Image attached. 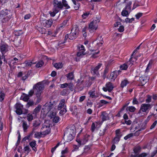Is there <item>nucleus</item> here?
<instances>
[{"mask_svg":"<svg viewBox=\"0 0 157 157\" xmlns=\"http://www.w3.org/2000/svg\"><path fill=\"white\" fill-rule=\"evenodd\" d=\"M68 84L67 83H65L64 84H61L60 87L61 88H64L68 86Z\"/></svg>","mask_w":157,"mask_h":157,"instance_id":"61","label":"nucleus"},{"mask_svg":"<svg viewBox=\"0 0 157 157\" xmlns=\"http://www.w3.org/2000/svg\"><path fill=\"white\" fill-rule=\"evenodd\" d=\"M106 130V128L104 129H101L100 130V132L99 133V135L100 136L103 135L104 134Z\"/></svg>","mask_w":157,"mask_h":157,"instance_id":"42","label":"nucleus"},{"mask_svg":"<svg viewBox=\"0 0 157 157\" xmlns=\"http://www.w3.org/2000/svg\"><path fill=\"white\" fill-rule=\"evenodd\" d=\"M133 136V134L132 133H130V134H128L127 135L125 136L124 138V139L125 140H127L128 139L132 137Z\"/></svg>","mask_w":157,"mask_h":157,"instance_id":"49","label":"nucleus"},{"mask_svg":"<svg viewBox=\"0 0 157 157\" xmlns=\"http://www.w3.org/2000/svg\"><path fill=\"white\" fill-rule=\"evenodd\" d=\"M128 66L126 63H124L120 66V68L121 70H126L128 68Z\"/></svg>","mask_w":157,"mask_h":157,"instance_id":"29","label":"nucleus"},{"mask_svg":"<svg viewBox=\"0 0 157 157\" xmlns=\"http://www.w3.org/2000/svg\"><path fill=\"white\" fill-rule=\"evenodd\" d=\"M39 112V105H38L34 110L33 114L36 116V114Z\"/></svg>","mask_w":157,"mask_h":157,"instance_id":"35","label":"nucleus"},{"mask_svg":"<svg viewBox=\"0 0 157 157\" xmlns=\"http://www.w3.org/2000/svg\"><path fill=\"white\" fill-rule=\"evenodd\" d=\"M65 100L64 99H62L60 102L59 105L58 106V109L60 110L63 107V110H61L59 112V113L61 115H63L65 113L67 110H66V106L65 105Z\"/></svg>","mask_w":157,"mask_h":157,"instance_id":"7","label":"nucleus"},{"mask_svg":"<svg viewBox=\"0 0 157 157\" xmlns=\"http://www.w3.org/2000/svg\"><path fill=\"white\" fill-rule=\"evenodd\" d=\"M90 13L89 12H86L84 13L82 16V17L83 19L86 18L89 14Z\"/></svg>","mask_w":157,"mask_h":157,"instance_id":"54","label":"nucleus"},{"mask_svg":"<svg viewBox=\"0 0 157 157\" xmlns=\"http://www.w3.org/2000/svg\"><path fill=\"white\" fill-rule=\"evenodd\" d=\"M134 19L133 18H132L131 19H129L128 18H127L125 19V21L127 23H131L132 21H134Z\"/></svg>","mask_w":157,"mask_h":157,"instance_id":"53","label":"nucleus"},{"mask_svg":"<svg viewBox=\"0 0 157 157\" xmlns=\"http://www.w3.org/2000/svg\"><path fill=\"white\" fill-rule=\"evenodd\" d=\"M67 80H72L74 79V75L73 72H71L66 75Z\"/></svg>","mask_w":157,"mask_h":157,"instance_id":"22","label":"nucleus"},{"mask_svg":"<svg viewBox=\"0 0 157 157\" xmlns=\"http://www.w3.org/2000/svg\"><path fill=\"white\" fill-rule=\"evenodd\" d=\"M33 90L34 93L36 94H38L39 93V82L34 85L33 87Z\"/></svg>","mask_w":157,"mask_h":157,"instance_id":"15","label":"nucleus"},{"mask_svg":"<svg viewBox=\"0 0 157 157\" xmlns=\"http://www.w3.org/2000/svg\"><path fill=\"white\" fill-rule=\"evenodd\" d=\"M102 121H104L109 119L108 114L105 112H102L101 114Z\"/></svg>","mask_w":157,"mask_h":157,"instance_id":"17","label":"nucleus"},{"mask_svg":"<svg viewBox=\"0 0 157 157\" xmlns=\"http://www.w3.org/2000/svg\"><path fill=\"white\" fill-rule=\"evenodd\" d=\"M34 93V91L33 90H31L29 92V94H28V95H29V97H31L32 95H33V94Z\"/></svg>","mask_w":157,"mask_h":157,"instance_id":"63","label":"nucleus"},{"mask_svg":"<svg viewBox=\"0 0 157 157\" xmlns=\"http://www.w3.org/2000/svg\"><path fill=\"white\" fill-rule=\"evenodd\" d=\"M111 81H114L116 78L117 77L115 74L113 72L110 75V77Z\"/></svg>","mask_w":157,"mask_h":157,"instance_id":"31","label":"nucleus"},{"mask_svg":"<svg viewBox=\"0 0 157 157\" xmlns=\"http://www.w3.org/2000/svg\"><path fill=\"white\" fill-rule=\"evenodd\" d=\"M100 22V19L98 18H94L89 25V29L91 32L96 30L98 27V24Z\"/></svg>","mask_w":157,"mask_h":157,"instance_id":"4","label":"nucleus"},{"mask_svg":"<svg viewBox=\"0 0 157 157\" xmlns=\"http://www.w3.org/2000/svg\"><path fill=\"white\" fill-rule=\"evenodd\" d=\"M27 120L29 121H32L33 119V117L32 114H29L28 115L27 117Z\"/></svg>","mask_w":157,"mask_h":157,"instance_id":"46","label":"nucleus"},{"mask_svg":"<svg viewBox=\"0 0 157 157\" xmlns=\"http://www.w3.org/2000/svg\"><path fill=\"white\" fill-rule=\"evenodd\" d=\"M129 83L128 81L126 79H124L121 82V87L123 88L125 86Z\"/></svg>","mask_w":157,"mask_h":157,"instance_id":"25","label":"nucleus"},{"mask_svg":"<svg viewBox=\"0 0 157 157\" xmlns=\"http://www.w3.org/2000/svg\"><path fill=\"white\" fill-rule=\"evenodd\" d=\"M141 148L140 146H137L135 147L134 149V152L136 155L138 154L140 152Z\"/></svg>","mask_w":157,"mask_h":157,"instance_id":"24","label":"nucleus"},{"mask_svg":"<svg viewBox=\"0 0 157 157\" xmlns=\"http://www.w3.org/2000/svg\"><path fill=\"white\" fill-rule=\"evenodd\" d=\"M136 51V50H134V51L133 52L132 54V55H131V58L130 59V60H129V61H128L126 63L128 67L129 66H131L132 65L133 63L132 62V59H136L135 58H133L132 56L135 53Z\"/></svg>","mask_w":157,"mask_h":157,"instance_id":"19","label":"nucleus"},{"mask_svg":"<svg viewBox=\"0 0 157 157\" xmlns=\"http://www.w3.org/2000/svg\"><path fill=\"white\" fill-rule=\"evenodd\" d=\"M53 107V105L51 102L46 103L42 108L41 114L46 115Z\"/></svg>","mask_w":157,"mask_h":157,"instance_id":"3","label":"nucleus"},{"mask_svg":"<svg viewBox=\"0 0 157 157\" xmlns=\"http://www.w3.org/2000/svg\"><path fill=\"white\" fill-rule=\"evenodd\" d=\"M152 63L153 61L152 60H150L149 61L146 69V72L147 73L149 71V70L151 68Z\"/></svg>","mask_w":157,"mask_h":157,"instance_id":"26","label":"nucleus"},{"mask_svg":"<svg viewBox=\"0 0 157 157\" xmlns=\"http://www.w3.org/2000/svg\"><path fill=\"white\" fill-rule=\"evenodd\" d=\"M24 150L25 151H26L28 154L30 151L31 149L29 146H26L24 147Z\"/></svg>","mask_w":157,"mask_h":157,"instance_id":"48","label":"nucleus"},{"mask_svg":"<svg viewBox=\"0 0 157 157\" xmlns=\"http://www.w3.org/2000/svg\"><path fill=\"white\" fill-rule=\"evenodd\" d=\"M139 104V102L137 100V99L135 97H134L132 100V104L133 105H138Z\"/></svg>","mask_w":157,"mask_h":157,"instance_id":"51","label":"nucleus"},{"mask_svg":"<svg viewBox=\"0 0 157 157\" xmlns=\"http://www.w3.org/2000/svg\"><path fill=\"white\" fill-rule=\"evenodd\" d=\"M46 85L45 81L40 82V91L44 89L45 86Z\"/></svg>","mask_w":157,"mask_h":157,"instance_id":"32","label":"nucleus"},{"mask_svg":"<svg viewBox=\"0 0 157 157\" xmlns=\"http://www.w3.org/2000/svg\"><path fill=\"white\" fill-rule=\"evenodd\" d=\"M157 123V121H155L151 126L150 127V129H153L154 128L156 125V124Z\"/></svg>","mask_w":157,"mask_h":157,"instance_id":"57","label":"nucleus"},{"mask_svg":"<svg viewBox=\"0 0 157 157\" xmlns=\"http://www.w3.org/2000/svg\"><path fill=\"white\" fill-rule=\"evenodd\" d=\"M90 137V135H88L86 134V135L84 137V138L82 140V144H85L87 141H88V140L89 139V138Z\"/></svg>","mask_w":157,"mask_h":157,"instance_id":"23","label":"nucleus"},{"mask_svg":"<svg viewBox=\"0 0 157 157\" xmlns=\"http://www.w3.org/2000/svg\"><path fill=\"white\" fill-rule=\"evenodd\" d=\"M131 10H128L125 9V7L122 11L121 14L123 16L127 17L129 15V12Z\"/></svg>","mask_w":157,"mask_h":157,"instance_id":"18","label":"nucleus"},{"mask_svg":"<svg viewBox=\"0 0 157 157\" xmlns=\"http://www.w3.org/2000/svg\"><path fill=\"white\" fill-rule=\"evenodd\" d=\"M54 66L56 68L59 69L63 67V64L61 63H56L54 64Z\"/></svg>","mask_w":157,"mask_h":157,"instance_id":"30","label":"nucleus"},{"mask_svg":"<svg viewBox=\"0 0 157 157\" xmlns=\"http://www.w3.org/2000/svg\"><path fill=\"white\" fill-rule=\"evenodd\" d=\"M157 153V148L151 153L150 157H154V156Z\"/></svg>","mask_w":157,"mask_h":157,"instance_id":"59","label":"nucleus"},{"mask_svg":"<svg viewBox=\"0 0 157 157\" xmlns=\"http://www.w3.org/2000/svg\"><path fill=\"white\" fill-rule=\"evenodd\" d=\"M28 77V74H26L24 76H23L21 78V80L23 81L26 80Z\"/></svg>","mask_w":157,"mask_h":157,"instance_id":"64","label":"nucleus"},{"mask_svg":"<svg viewBox=\"0 0 157 157\" xmlns=\"http://www.w3.org/2000/svg\"><path fill=\"white\" fill-rule=\"evenodd\" d=\"M147 155L146 153H143L140 155L137 154L134 155H132V157H145Z\"/></svg>","mask_w":157,"mask_h":157,"instance_id":"28","label":"nucleus"},{"mask_svg":"<svg viewBox=\"0 0 157 157\" xmlns=\"http://www.w3.org/2000/svg\"><path fill=\"white\" fill-rule=\"evenodd\" d=\"M22 127L23 128L25 132H26V130L29 127V126L28 125L27 123L24 121H22Z\"/></svg>","mask_w":157,"mask_h":157,"instance_id":"27","label":"nucleus"},{"mask_svg":"<svg viewBox=\"0 0 157 157\" xmlns=\"http://www.w3.org/2000/svg\"><path fill=\"white\" fill-rule=\"evenodd\" d=\"M88 94L90 96L93 98L95 97V95L94 91H91L89 92Z\"/></svg>","mask_w":157,"mask_h":157,"instance_id":"44","label":"nucleus"},{"mask_svg":"<svg viewBox=\"0 0 157 157\" xmlns=\"http://www.w3.org/2000/svg\"><path fill=\"white\" fill-rule=\"evenodd\" d=\"M85 53L84 52V51H80L77 53V56L78 57H82L83 55H85Z\"/></svg>","mask_w":157,"mask_h":157,"instance_id":"39","label":"nucleus"},{"mask_svg":"<svg viewBox=\"0 0 157 157\" xmlns=\"http://www.w3.org/2000/svg\"><path fill=\"white\" fill-rule=\"evenodd\" d=\"M124 28L122 25L120 26L118 29V31L121 32H122L124 31Z\"/></svg>","mask_w":157,"mask_h":157,"instance_id":"60","label":"nucleus"},{"mask_svg":"<svg viewBox=\"0 0 157 157\" xmlns=\"http://www.w3.org/2000/svg\"><path fill=\"white\" fill-rule=\"evenodd\" d=\"M98 125V123L97 122H95L92 123L91 128V130L92 132H94Z\"/></svg>","mask_w":157,"mask_h":157,"instance_id":"21","label":"nucleus"},{"mask_svg":"<svg viewBox=\"0 0 157 157\" xmlns=\"http://www.w3.org/2000/svg\"><path fill=\"white\" fill-rule=\"evenodd\" d=\"M48 121H46L45 122L41 129L40 133V137L44 136L48 134L50 132V125L47 123Z\"/></svg>","mask_w":157,"mask_h":157,"instance_id":"2","label":"nucleus"},{"mask_svg":"<svg viewBox=\"0 0 157 157\" xmlns=\"http://www.w3.org/2000/svg\"><path fill=\"white\" fill-rule=\"evenodd\" d=\"M153 104L152 103L150 104H143L141 105L140 109L139 110V113L141 111L143 112H147V111H149L153 107Z\"/></svg>","mask_w":157,"mask_h":157,"instance_id":"8","label":"nucleus"},{"mask_svg":"<svg viewBox=\"0 0 157 157\" xmlns=\"http://www.w3.org/2000/svg\"><path fill=\"white\" fill-rule=\"evenodd\" d=\"M102 64L101 63H99L98 65L94 67H93L91 69V73L94 75H96L97 76H98L99 75V73L98 72V70L100 68Z\"/></svg>","mask_w":157,"mask_h":157,"instance_id":"12","label":"nucleus"},{"mask_svg":"<svg viewBox=\"0 0 157 157\" xmlns=\"http://www.w3.org/2000/svg\"><path fill=\"white\" fill-rule=\"evenodd\" d=\"M15 107L16 109V112L17 114L20 115L22 113L23 105L20 103H17L15 104Z\"/></svg>","mask_w":157,"mask_h":157,"instance_id":"11","label":"nucleus"},{"mask_svg":"<svg viewBox=\"0 0 157 157\" xmlns=\"http://www.w3.org/2000/svg\"><path fill=\"white\" fill-rule=\"evenodd\" d=\"M116 136L113 140V143L117 144L118 143L120 140V138L122 136V134L119 129H117L115 131Z\"/></svg>","mask_w":157,"mask_h":157,"instance_id":"10","label":"nucleus"},{"mask_svg":"<svg viewBox=\"0 0 157 157\" xmlns=\"http://www.w3.org/2000/svg\"><path fill=\"white\" fill-rule=\"evenodd\" d=\"M53 122L56 123L59 121V117L58 116H55L53 118Z\"/></svg>","mask_w":157,"mask_h":157,"instance_id":"41","label":"nucleus"},{"mask_svg":"<svg viewBox=\"0 0 157 157\" xmlns=\"http://www.w3.org/2000/svg\"><path fill=\"white\" fill-rule=\"evenodd\" d=\"M140 80L142 85H144L148 81V79L147 77L142 76L140 78Z\"/></svg>","mask_w":157,"mask_h":157,"instance_id":"16","label":"nucleus"},{"mask_svg":"<svg viewBox=\"0 0 157 157\" xmlns=\"http://www.w3.org/2000/svg\"><path fill=\"white\" fill-rule=\"evenodd\" d=\"M68 132L64 134V138L66 141L69 142L73 140L72 134H75V132L73 129H68Z\"/></svg>","mask_w":157,"mask_h":157,"instance_id":"5","label":"nucleus"},{"mask_svg":"<svg viewBox=\"0 0 157 157\" xmlns=\"http://www.w3.org/2000/svg\"><path fill=\"white\" fill-rule=\"evenodd\" d=\"M113 88L114 86L112 83L109 82L106 83L105 86L102 89L105 92L108 91L110 92L113 90Z\"/></svg>","mask_w":157,"mask_h":157,"instance_id":"9","label":"nucleus"},{"mask_svg":"<svg viewBox=\"0 0 157 157\" xmlns=\"http://www.w3.org/2000/svg\"><path fill=\"white\" fill-rule=\"evenodd\" d=\"M53 9H55L56 11H59L63 7L66 9L70 8V6L68 5L67 1L65 0H62V1H59L58 0H54L53 2Z\"/></svg>","mask_w":157,"mask_h":157,"instance_id":"1","label":"nucleus"},{"mask_svg":"<svg viewBox=\"0 0 157 157\" xmlns=\"http://www.w3.org/2000/svg\"><path fill=\"white\" fill-rule=\"evenodd\" d=\"M68 88H69L70 90L71 91H73L74 85L72 83H68Z\"/></svg>","mask_w":157,"mask_h":157,"instance_id":"52","label":"nucleus"},{"mask_svg":"<svg viewBox=\"0 0 157 157\" xmlns=\"http://www.w3.org/2000/svg\"><path fill=\"white\" fill-rule=\"evenodd\" d=\"M56 113L55 112H52L50 113V116L51 118H53L56 116Z\"/></svg>","mask_w":157,"mask_h":157,"instance_id":"56","label":"nucleus"},{"mask_svg":"<svg viewBox=\"0 0 157 157\" xmlns=\"http://www.w3.org/2000/svg\"><path fill=\"white\" fill-rule=\"evenodd\" d=\"M30 145V146L32 147L33 148V147H34L36 145V143L35 141H33L31 142H30L29 144Z\"/></svg>","mask_w":157,"mask_h":157,"instance_id":"62","label":"nucleus"},{"mask_svg":"<svg viewBox=\"0 0 157 157\" xmlns=\"http://www.w3.org/2000/svg\"><path fill=\"white\" fill-rule=\"evenodd\" d=\"M0 48L2 54H4L8 50V46L6 44H1Z\"/></svg>","mask_w":157,"mask_h":157,"instance_id":"14","label":"nucleus"},{"mask_svg":"<svg viewBox=\"0 0 157 157\" xmlns=\"http://www.w3.org/2000/svg\"><path fill=\"white\" fill-rule=\"evenodd\" d=\"M127 108L128 110L130 112H134L136 109V108L133 106H129Z\"/></svg>","mask_w":157,"mask_h":157,"instance_id":"37","label":"nucleus"},{"mask_svg":"<svg viewBox=\"0 0 157 157\" xmlns=\"http://www.w3.org/2000/svg\"><path fill=\"white\" fill-rule=\"evenodd\" d=\"M151 99L152 98L151 96L149 95H147V98L145 100L146 102L147 103V104H149V103L151 102Z\"/></svg>","mask_w":157,"mask_h":157,"instance_id":"36","label":"nucleus"},{"mask_svg":"<svg viewBox=\"0 0 157 157\" xmlns=\"http://www.w3.org/2000/svg\"><path fill=\"white\" fill-rule=\"evenodd\" d=\"M83 81V80L82 79V78H80V79H78L77 81V84L78 86H79L80 85L82 84V82Z\"/></svg>","mask_w":157,"mask_h":157,"instance_id":"40","label":"nucleus"},{"mask_svg":"<svg viewBox=\"0 0 157 157\" xmlns=\"http://www.w3.org/2000/svg\"><path fill=\"white\" fill-rule=\"evenodd\" d=\"M34 63H33L31 62H28L27 61H25L24 63V64H25V66L26 67H30L32 64H34Z\"/></svg>","mask_w":157,"mask_h":157,"instance_id":"38","label":"nucleus"},{"mask_svg":"<svg viewBox=\"0 0 157 157\" xmlns=\"http://www.w3.org/2000/svg\"><path fill=\"white\" fill-rule=\"evenodd\" d=\"M132 2H129L127 4L125 7V9L128 10H131L130 6L131 5Z\"/></svg>","mask_w":157,"mask_h":157,"instance_id":"45","label":"nucleus"},{"mask_svg":"<svg viewBox=\"0 0 157 157\" xmlns=\"http://www.w3.org/2000/svg\"><path fill=\"white\" fill-rule=\"evenodd\" d=\"M60 144V143H58L54 147L52 148L51 150V151L52 153L54 152L56 149L59 146Z\"/></svg>","mask_w":157,"mask_h":157,"instance_id":"55","label":"nucleus"},{"mask_svg":"<svg viewBox=\"0 0 157 157\" xmlns=\"http://www.w3.org/2000/svg\"><path fill=\"white\" fill-rule=\"evenodd\" d=\"M5 96V94L4 93L1 92L0 93V101H3L4 98Z\"/></svg>","mask_w":157,"mask_h":157,"instance_id":"43","label":"nucleus"},{"mask_svg":"<svg viewBox=\"0 0 157 157\" xmlns=\"http://www.w3.org/2000/svg\"><path fill=\"white\" fill-rule=\"evenodd\" d=\"M113 72L115 74V75L117 77V76L121 72V71L120 70L118 71H113Z\"/></svg>","mask_w":157,"mask_h":157,"instance_id":"58","label":"nucleus"},{"mask_svg":"<svg viewBox=\"0 0 157 157\" xmlns=\"http://www.w3.org/2000/svg\"><path fill=\"white\" fill-rule=\"evenodd\" d=\"M72 111L74 114H76L77 112V108L76 106H74L72 108Z\"/></svg>","mask_w":157,"mask_h":157,"instance_id":"50","label":"nucleus"},{"mask_svg":"<svg viewBox=\"0 0 157 157\" xmlns=\"http://www.w3.org/2000/svg\"><path fill=\"white\" fill-rule=\"evenodd\" d=\"M96 41H97V44L98 46H101L103 44V38L101 36H98Z\"/></svg>","mask_w":157,"mask_h":157,"instance_id":"20","label":"nucleus"},{"mask_svg":"<svg viewBox=\"0 0 157 157\" xmlns=\"http://www.w3.org/2000/svg\"><path fill=\"white\" fill-rule=\"evenodd\" d=\"M52 23L53 21L52 19H49L48 20H43L41 24L44 26L48 28L51 26Z\"/></svg>","mask_w":157,"mask_h":157,"instance_id":"13","label":"nucleus"},{"mask_svg":"<svg viewBox=\"0 0 157 157\" xmlns=\"http://www.w3.org/2000/svg\"><path fill=\"white\" fill-rule=\"evenodd\" d=\"M23 95L24 96H23V98H22L23 100L25 101H28L30 97L29 95L25 94H24Z\"/></svg>","mask_w":157,"mask_h":157,"instance_id":"33","label":"nucleus"},{"mask_svg":"<svg viewBox=\"0 0 157 157\" xmlns=\"http://www.w3.org/2000/svg\"><path fill=\"white\" fill-rule=\"evenodd\" d=\"M59 11H56L55 9L53 8L52 9V12L49 11V13L50 14L51 16L54 17L55 15Z\"/></svg>","mask_w":157,"mask_h":157,"instance_id":"34","label":"nucleus"},{"mask_svg":"<svg viewBox=\"0 0 157 157\" xmlns=\"http://www.w3.org/2000/svg\"><path fill=\"white\" fill-rule=\"evenodd\" d=\"M79 34V29L77 27L73 28L69 36V39L72 40L77 37Z\"/></svg>","mask_w":157,"mask_h":157,"instance_id":"6","label":"nucleus"},{"mask_svg":"<svg viewBox=\"0 0 157 157\" xmlns=\"http://www.w3.org/2000/svg\"><path fill=\"white\" fill-rule=\"evenodd\" d=\"M33 104V102L32 101H29L27 103V104L26 105V107L27 108H29L30 106L32 105Z\"/></svg>","mask_w":157,"mask_h":157,"instance_id":"47","label":"nucleus"}]
</instances>
